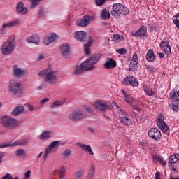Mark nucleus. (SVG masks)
Instances as JSON below:
<instances>
[{
  "mask_svg": "<svg viewBox=\"0 0 179 179\" xmlns=\"http://www.w3.org/2000/svg\"><path fill=\"white\" fill-rule=\"evenodd\" d=\"M99 61H100V55H94L78 66L73 72V75H82V73H85V72L92 71V69L95 68L94 65H96Z\"/></svg>",
  "mask_w": 179,
  "mask_h": 179,
  "instance_id": "obj_1",
  "label": "nucleus"
},
{
  "mask_svg": "<svg viewBox=\"0 0 179 179\" xmlns=\"http://www.w3.org/2000/svg\"><path fill=\"white\" fill-rule=\"evenodd\" d=\"M38 76L40 78H44L45 80L51 85L57 83V71H52L50 67L42 70L38 73Z\"/></svg>",
  "mask_w": 179,
  "mask_h": 179,
  "instance_id": "obj_2",
  "label": "nucleus"
},
{
  "mask_svg": "<svg viewBox=\"0 0 179 179\" xmlns=\"http://www.w3.org/2000/svg\"><path fill=\"white\" fill-rule=\"evenodd\" d=\"M113 17H120V16H127L129 14V9L121 3H115L113 6V10L110 12Z\"/></svg>",
  "mask_w": 179,
  "mask_h": 179,
  "instance_id": "obj_3",
  "label": "nucleus"
},
{
  "mask_svg": "<svg viewBox=\"0 0 179 179\" xmlns=\"http://www.w3.org/2000/svg\"><path fill=\"white\" fill-rule=\"evenodd\" d=\"M15 50V39L8 38L1 46V52L3 55H9Z\"/></svg>",
  "mask_w": 179,
  "mask_h": 179,
  "instance_id": "obj_4",
  "label": "nucleus"
},
{
  "mask_svg": "<svg viewBox=\"0 0 179 179\" xmlns=\"http://www.w3.org/2000/svg\"><path fill=\"white\" fill-rule=\"evenodd\" d=\"M87 117V114L82 109H76L72 111L69 118L71 121H80V120H85Z\"/></svg>",
  "mask_w": 179,
  "mask_h": 179,
  "instance_id": "obj_5",
  "label": "nucleus"
},
{
  "mask_svg": "<svg viewBox=\"0 0 179 179\" xmlns=\"http://www.w3.org/2000/svg\"><path fill=\"white\" fill-rule=\"evenodd\" d=\"M1 124L7 129H13L17 125V122L9 116H4L1 118Z\"/></svg>",
  "mask_w": 179,
  "mask_h": 179,
  "instance_id": "obj_6",
  "label": "nucleus"
},
{
  "mask_svg": "<svg viewBox=\"0 0 179 179\" xmlns=\"http://www.w3.org/2000/svg\"><path fill=\"white\" fill-rule=\"evenodd\" d=\"M170 99L172 101V110L176 113H178L179 110V90L177 92L176 90H172L170 92Z\"/></svg>",
  "mask_w": 179,
  "mask_h": 179,
  "instance_id": "obj_7",
  "label": "nucleus"
},
{
  "mask_svg": "<svg viewBox=\"0 0 179 179\" xmlns=\"http://www.w3.org/2000/svg\"><path fill=\"white\" fill-rule=\"evenodd\" d=\"M9 92H11L17 97L20 96L23 93L22 84L11 80L9 85Z\"/></svg>",
  "mask_w": 179,
  "mask_h": 179,
  "instance_id": "obj_8",
  "label": "nucleus"
},
{
  "mask_svg": "<svg viewBox=\"0 0 179 179\" xmlns=\"http://www.w3.org/2000/svg\"><path fill=\"white\" fill-rule=\"evenodd\" d=\"M95 19L94 16L85 15L81 19H78L77 20L76 24L80 27H86V26H89V24H90V22H93Z\"/></svg>",
  "mask_w": 179,
  "mask_h": 179,
  "instance_id": "obj_9",
  "label": "nucleus"
},
{
  "mask_svg": "<svg viewBox=\"0 0 179 179\" xmlns=\"http://www.w3.org/2000/svg\"><path fill=\"white\" fill-rule=\"evenodd\" d=\"M157 126L162 132H168L170 129L169 128V126L167 125V123L164 122V116L162 114L159 115L158 119L157 120Z\"/></svg>",
  "mask_w": 179,
  "mask_h": 179,
  "instance_id": "obj_10",
  "label": "nucleus"
},
{
  "mask_svg": "<svg viewBox=\"0 0 179 179\" xmlns=\"http://www.w3.org/2000/svg\"><path fill=\"white\" fill-rule=\"evenodd\" d=\"M122 85L126 86H132V87H138L139 83L136 80V78L132 76H128L122 80Z\"/></svg>",
  "mask_w": 179,
  "mask_h": 179,
  "instance_id": "obj_11",
  "label": "nucleus"
},
{
  "mask_svg": "<svg viewBox=\"0 0 179 179\" xmlns=\"http://www.w3.org/2000/svg\"><path fill=\"white\" fill-rule=\"evenodd\" d=\"M148 136L155 141H160L162 139V132L157 128H151L148 131Z\"/></svg>",
  "mask_w": 179,
  "mask_h": 179,
  "instance_id": "obj_12",
  "label": "nucleus"
},
{
  "mask_svg": "<svg viewBox=\"0 0 179 179\" xmlns=\"http://www.w3.org/2000/svg\"><path fill=\"white\" fill-rule=\"evenodd\" d=\"M138 65H139V62H138V55L136 53H134L132 59L129 65V70L131 72H135V71L138 69Z\"/></svg>",
  "mask_w": 179,
  "mask_h": 179,
  "instance_id": "obj_13",
  "label": "nucleus"
},
{
  "mask_svg": "<svg viewBox=\"0 0 179 179\" xmlns=\"http://www.w3.org/2000/svg\"><path fill=\"white\" fill-rule=\"evenodd\" d=\"M161 50L166 54L167 57L171 54V46L168 41H162L159 45Z\"/></svg>",
  "mask_w": 179,
  "mask_h": 179,
  "instance_id": "obj_14",
  "label": "nucleus"
},
{
  "mask_svg": "<svg viewBox=\"0 0 179 179\" xmlns=\"http://www.w3.org/2000/svg\"><path fill=\"white\" fill-rule=\"evenodd\" d=\"M94 106L96 107V110H99V111L104 112L108 110V105L106 101H97L94 103Z\"/></svg>",
  "mask_w": 179,
  "mask_h": 179,
  "instance_id": "obj_15",
  "label": "nucleus"
},
{
  "mask_svg": "<svg viewBox=\"0 0 179 179\" xmlns=\"http://www.w3.org/2000/svg\"><path fill=\"white\" fill-rule=\"evenodd\" d=\"M15 10L18 15H27V12H29L27 8L24 6V3L22 1L17 3Z\"/></svg>",
  "mask_w": 179,
  "mask_h": 179,
  "instance_id": "obj_16",
  "label": "nucleus"
},
{
  "mask_svg": "<svg viewBox=\"0 0 179 179\" xmlns=\"http://www.w3.org/2000/svg\"><path fill=\"white\" fill-rule=\"evenodd\" d=\"M74 37L76 40H78V41L83 43L86 41V38H87V33L84 31H78L75 33Z\"/></svg>",
  "mask_w": 179,
  "mask_h": 179,
  "instance_id": "obj_17",
  "label": "nucleus"
},
{
  "mask_svg": "<svg viewBox=\"0 0 179 179\" xmlns=\"http://www.w3.org/2000/svg\"><path fill=\"white\" fill-rule=\"evenodd\" d=\"M60 52L63 57H65V58H68V55L71 54V48L69 47V44L64 43L62 45L60 48Z\"/></svg>",
  "mask_w": 179,
  "mask_h": 179,
  "instance_id": "obj_18",
  "label": "nucleus"
},
{
  "mask_svg": "<svg viewBox=\"0 0 179 179\" xmlns=\"http://www.w3.org/2000/svg\"><path fill=\"white\" fill-rule=\"evenodd\" d=\"M26 41L28 44H36V45H38L40 44V36L35 34L31 35L27 38Z\"/></svg>",
  "mask_w": 179,
  "mask_h": 179,
  "instance_id": "obj_19",
  "label": "nucleus"
},
{
  "mask_svg": "<svg viewBox=\"0 0 179 179\" xmlns=\"http://www.w3.org/2000/svg\"><path fill=\"white\" fill-rule=\"evenodd\" d=\"M117 66V62L113 59V58L108 57L106 62L104 63L103 68L104 69H113Z\"/></svg>",
  "mask_w": 179,
  "mask_h": 179,
  "instance_id": "obj_20",
  "label": "nucleus"
},
{
  "mask_svg": "<svg viewBox=\"0 0 179 179\" xmlns=\"http://www.w3.org/2000/svg\"><path fill=\"white\" fill-rule=\"evenodd\" d=\"M13 76H16L17 78H23V76H24V74L26 73V71L15 65L13 67Z\"/></svg>",
  "mask_w": 179,
  "mask_h": 179,
  "instance_id": "obj_21",
  "label": "nucleus"
},
{
  "mask_svg": "<svg viewBox=\"0 0 179 179\" xmlns=\"http://www.w3.org/2000/svg\"><path fill=\"white\" fill-rule=\"evenodd\" d=\"M57 34H52V35L45 36L43 39V43L45 45H48V44H51V43L57 40Z\"/></svg>",
  "mask_w": 179,
  "mask_h": 179,
  "instance_id": "obj_22",
  "label": "nucleus"
},
{
  "mask_svg": "<svg viewBox=\"0 0 179 179\" xmlns=\"http://www.w3.org/2000/svg\"><path fill=\"white\" fill-rule=\"evenodd\" d=\"M148 29L145 26H142L133 36L134 37H145L146 36Z\"/></svg>",
  "mask_w": 179,
  "mask_h": 179,
  "instance_id": "obj_23",
  "label": "nucleus"
},
{
  "mask_svg": "<svg viewBox=\"0 0 179 179\" xmlns=\"http://www.w3.org/2000/svg\"><path fill=\"white\" fill-rule=\"evenodd\" d=\"M29 143V138H24L22 140H17L11 145V148L13 146H26Z\"/></svg>",
  "mask_w": 179,
  "mask_h": 179,
  "instance_id": "obj_24",
  "label": "nucleus"
},
{
  "mask_svg": "<svg viewBox=\"0 0 179 179\" xmlns=\"http://www.w3.org/2000/svg\"><path fill=\"white\" fill-rule=\"evenodd\" d=\"M121 92L124 97L126 103H129V104H132V103L135 101V99L132 97V95L128 93L127 94V92L122 90H121Z\"/></svg>",
  "mask_w": 179,
  "mask_h": 179,
  "instance_id": "obj_25",
  "label": "nucleus"
},
{
  "mask_svg": "<svg viewBox=\"0 0 179 179\" xmlns=\"http://www.w3.org/2000/svg\"><path fill=\"white\" fill-rule=\"evenodd\" d=\"M78 145L79 148L82 149V150L89 152V155H94V152H93V150H92V147L90 146V145L80 144V143Z\"/></svg>",
  "mask_w": 179,
  "mask_h": 179,
  "instance_id": "obj_26",
  "label": "nucleus"
},
{
  "mask_svg": "<svg viewBox=\"0 0 179 179\" xmlns=\"http://www.w3.org/2000/svg\"><path fill=\"white\" fill-rule=\"evenodd\" d=\"M146 59L148 62H153V60L155 59V53L152 49L148 50L146 54Z\"/></svg>",
  "mask_w": 179,
  "mask_h": 179,
  "instance_id": "obj_27",
  "label": "nucleus"
},
{
  "mask_svg": "<svg viewBox=\"0 0 179 179\" xmlns=\"http://www.w3.org/2000/svg\"><path fill=\"white\" fill-rule=\"evenodd\" d=\"M119 121L121 123L122 125H131L132 122H131V120L128 118V116H122L119 117Z\"/></svg>",
  "mask_w": 179,
  "mask_h": 179,
  "instance_id": "obj_28",
  "label": "nucleus"
},
{
  "mask_svg": "<svg viewBox=\"0 0 179 179\" xmlns=\"http://www.w3.org/2000/svg\"><path fill=\"white\" fill-rule=\"evenodd\" d=\"M153 160L155 163H160V164H162V166H166V164L165 160L160 155H154Z\"/></svg>",
  "mask_w": 179,
  "mask_h": 179,
  "instance_id": "obj_29",
  "label": "nucleus"
},
{
  "mask_svg": "<svg viewBox=\"0 0 179 179\" xmlns=\"http://www.w3.org/2000/svg\"><path fill=\"white\" fill-rule=\"evenodd\" d=\"M24 110V108H23V106H18L13 110L12 115H14L16 117V115H19L20 114H22V113H23Z\"/></svg>",
  "mask_w": 179,
  "mask_h": 179,
  "instance_id": "obj_30",
  "label": "nucleus"
},
{
  "mask_svg": "<svg viewBox=\"0 0 179 179\" xmlns=\"http://www.w3.org/2000/svg\"><path fill=\"white\" fill-rule=\"evenodd\" d=\"M50 138H51V131L48 130L43 131L39 136V138L42 140L50 139Z\"/></svg>",
  "mask_w": 179,
  "mask_h": 179,
  "instance_id": "obj_31",
  "label": "nucleus"
},
{
  "mask_svg": "<svg viewBox=\"0 0 179 179\" xmlns=\"http://www.w3.org/2000/svg\"><path fill=\"white\" fill-rule=\"evenodd\" d=\"M113 106H115L116 110L118 111L119 114H121V115H122V117H128V113L123 110L122 109H121V108L118 106V104H117V103L113 101Z\"/></svg>",
  "mask_w": 179,
  "mask_h": 179,
  "instance_id": "obj_32",
  "label": "nucleus"
},
{
  "mask_svg": "<svg viewBox=\"0 0 179 179\" xmlns=\"http://www.w3.org/2000/svg\"><path fill=\"white\" fill-rule=\"evenodd\" d=\"M101 18L103 20H107V19H110V12L107 10V9L104 8L101 11Z\"/></svg>",
  "mask_w": 179,
  "mask_h": 179,
  "instance_id": "obj_33",
  "label": "nucleus"
},
{
  "mask_svg": "<svg viewBox=\"0 0 179 179\" xmlns=\"http://www.w3.org/2000/svg\"><path fill=\"white\" fill-rule=\"evenodd\" d=\"M177 162H179V155L178 154H174L169 157V163L174 164V163H177Z\"/></svg>",
  "mask_w": 179,
  "mask_h": 179,
  "instance_id": "obj_34",
  "label": "nucleus"
},
{
  "mask_svg": "<svg viewBox=\"0 0 179 179\" xmlns=\"http://www.w3.org/2000/svg\"><path fill=\"white\" fill-rule=\"evenodd\" d=\"M64 103L65 101L55 100L52 103V104L50 106V108H55V107H59V106H62V104H64Z\"/></svg>",
  "mask_w": 179,
  "mask_h": 179,
  "instance_id": "obj_35",
  "label": "nucleus"
},
{
  "mask_svg": "<svg viewBox=\"0 0 179 179\" xmlns=\"http://www.w3.org/2000/svg\"><path fill=\"white\" fill-rule=\"evenodd\" d=\"M28 2H30L31 3V9H34V8H37L38 5H40V2H41V0H27Z\"/></svg>",
  "mask_w": 179,
  "mask_h": 179,
  "instance_id": "obj_36",
  "label": "nucleus"
},
{
  "mask_svg": "<svg viewBox=\"0 0 179 179\" xmlns=\"http://www.w3.org/2000/svg\"><path fill=\"white\" fill-rule=\"evenodd\" d=\"M143 90H144L145 93L147 94V96H154V94H155V92H153V90L149 87L144 86Z\"/></svg>",
  "mask_w": 179,
  "mask_h": 179,
  "instance_id": "obj_37",
  "label": "nucleus"
},
{
  "mask_svg": "<svg viewBox=\"0 0 179 179\" xmlns=\"http://www.w3.org/2000/svg\"><path fill=\"white\" fill-rule=\"evenodd\" d=\"M52 152H54V150H52V148H50V145L45 149V152H44V155L43 157V159H44L45 160H47V158L48 157V155H50V153H52Z\"/></svg>",
  "mask_w": 179,
  "mask_h": 179,
  "instance_id": "obj_38",
  "label": "nucleus"
},
{
  "mask_svg": "<svg viewBox=\"0 0 179 179\" xmlns=\"http://www.w3.org/2000/svg\"><path fill=\"white\" fill-rule=\"evenodd\" d=\"M59 178L62 179V178H66V177H63L62 176H64V174H65V173H66V167L65 166H61L59 169Z\"/></svg>",
  "mask_w": 179,
  "mask_h": 179,
  "instance_id": "obj_39",
  "label": "nucleus"
},
{
  "mask_svg": "<svg viewBox=\"0 0 179 179\" xmlns=\"http://www.w3.org/2000/svg\"><path fill=\"white\" fill-rule=\"evenodd\" d=\"M10 27H12L10 26V22L3 24L1 26V34H5V31H6V29H10Z\"/></svg>",
  "mask_w": 179,
  "mask_h": 179,
  "instance_id": "obj_40",
  "label": "nucleus"
},
{
  "mask_svg": "<svg viewBox=\"0 0 179 179\" xmlns=\"http://www.w3.org/2000/svg\"><path fill=\"white\" fill-rule=\"evenodd\" d=\"M92 45V42H89L87 44H84V50L85 55H90V46Z\"/></svg>",
  "mask_w": 179,
  "mask_h": 179,
  "instance_id": "obj_41",
  "label": "nucleus"
},
{
  "mask_svg": "<svg viewBox=\"0 0 179 179\" xmlns=\"http://www.w3.org/2000/svg\"><path fill=\"white\" fill-rule=\"evenodd\" d=\"M83 176H85V171H77L74 173V179H81L83 178Z\"/></svg>",
  "mask_w": 179,
  "mask_h": 179,
  "instance_id": "obj_42",
  "label": "nucleus"
},
{
  "mask_svg": "<svg viewBox=\"0 0 179 179\" xmlns=\"http://www.w3.org/2000/svg\"><path fill=\"white\" fill-rule=\"evenodd\" d=\"M15 155L18 157L26 156V152L22 148H19L15 152Z\"/></svg>",
  "mask_w": 179,
  "mask_h": 179,
  "instance_id": "obj_43",
  "label": "nucleus"
},
{
  "mask_svg": "<svg viewBox=\"0 0 179 179\" xmlns=\"http://www.w3.org/2000/svg\"><path fill=\"white\" fill-rule=\"evenodd\" d=\"M94 171H95L94 165H92L90 167V169L88 171V174H87L88 178H93V176H94Z\"/></svg>",
  "mask_w": 179,
  "mask_h": 179,
  "instance_id": "obj_44",
  "label": "nucleus"
},
{
  "mask_svg": "<svg viewBox=\"0 0 179 179\" xmlns=\"http://www.w3.org/2000/svg\"><path fill=\"white\" fill-rule=\"evenodd\" d=\"M123 39H124V36H121L120 34H115L113 36V41H115V43L122 41Z\"/></svg>",
  "mask_w": 179,
  "mask_h": 179,
  "instance_id": "obj_45",
  "label": "nucleus"
},
{
  "mask_svg": "<svg viewBox=\"0 0 179 179\" xmlns=\"http://www.w3.org/2000/svg\"><path fill=\"white\" fill-rule=\"evenodd\" d=\"M71 150L67 149L64 150L62 153L63 158L66 159L71 156Z\"/></svg>",
  "mask_w": 179,
  "mask_h": 179,
  "instance_id": "obj_46",
  "label": "nucleus"
},
{
  "mask_svg": "<svg viewBox=\"0 0 179 179\" xmlns=\"http://www.w3.org/2000/svg\"><path fill=\"white\" fill-rule=\"evenodd\" d=\"M58 146H59V141H55L49 145V147L52 149H57Z\"/></svg>",
  "mask_w": 179,
  "mask_h": 179,
  "instance_id": "obj_47",
  "label": "nucleus"
},
{
  "mask_svg": "<svg viewBox=\"0 0 179 179\" xmlns=\"http://www.w3.org/2000/svg\"><path fill=\"white\" fill-rule=\"evenodd\" d=\"M11 27H15V26H19L22 22L18 19L14 20L9 22Z\"/></svg>",
  "mask_w": 179,
  "mask_h": 179,
  "instance_id": "obj_48",
  "label": "nucleus"
},
{
  "mask_svg": "<svg viewBox=\"0 0 179 179\" xmlns=\"http://www.w3.org/2000/svg\"><path fill=\"white\" fill-rule=\"evenodd\" d=\"M107 0H95L96 5L97 6H103Z\"/></svg>",
  "mask_w": 179,
  "mask_h": 179,
  "instance_id": "obj_49",
  "label": "nucleus"
},
{
  "mask_svg": "<svg viewBox=\"0 0 179 179\" xmlns=\"http://www.w3.org/2000/svg\"><path fill=\"white\" fill-rule=\"evenodd\" d=\"M116 51L118 54H120V55H125V54H127V49L125 48L117 49Z\"/></svg>",
  "mask_w": 179,
  "mask_h": 179,
  "instance_id": "obj_50",
  "label": "nucleus"
},
{
  "mask_svg": "<svg viewBox=\"0 0 179 179\" xmlns=\"http://www.w3.org/2000/svg\"><path fill=\"white\" fill-rule=\"evenodd\" d=\"M139 145L141 146L142 149H146V148H148V141H140Z\"/></svg>",
  "mask_w": 179,
  "mask_h": 179,
  "instance_id": "obj_51",
  "label": "nucleus"
},
{
  "mask_svg": "<svg viewBox=\"0 0 179 179\" xmlns=\"http://www.w3.org/2000/svg\"><path fill=\"white\" fill-rule=\"evenodd\" d=\"M9 146L12 147V143H1L0 144V149L3 148H9Z\"/></svg>",
  "mask_w": 179,
  "mask_h": 179,
  "instance_id": "obj_52",
  "label": "nucleus"
},
{
  "mask_svg": "<svg viewBox=\"0 0 179 179\" xmlns=\"http://www.w3.org/2000/svg\"><path fill=\"white\" fill-rule=\"evenodd\" d=\"M1 179H13V178L10 176V173H6L4 176L1 178Z\"/></svg>",
  "mask_w": 179,
  "mask_h": 179,
  "instance_id": "obj_53",
  "label": "nucleus"
},
{
  "mask_svg": "<svg viewBox=\"0 0 179 179\" xmlns=\"http://www.w3.org/2000/svg\"><path fill=\"white\" fill-rule=\"evenodd\" d=\"M169 166L171 170H173V171H175V173H177V169H176V166H174V164L169 163Z\"/></svg>",
  "mask_w": 179,
  "mask_h": 179,
  "instance_id": "obj_54",
  "label": "nucleus"
},
{
  "mask_svg": "<svg viewBox=\"0 0 179 179\" xmlns=\"http://www.w3.org/2000/svg\"><path fill=\"white\" fill-rule=\"evenodd\" d=\"M30 174H31V171L30 170L27 171L24 174L25 178H30Z\"/></svg>",
  "mask_w": 179,
  "mask_h": 179,
  "instance_id": "obj_55",
  "label": "nucleus"
},
{
  "mask_svg": "<svg viewBox=\"0 0 179 179\" xmlns=\"http://www.w3.org/2000/svg\"><path fill=\"white\" fill-rule=\"evenodd\" d=\"M47 101H50V99H48V98H45V99H42V100L40 101V103H41V105H43V104H45V103H47Z\"/></svg>",
  "mask_w": 179,
  "mask_h": 179,
  "instance_id": "obj_56",
  "label": "nucleus"
},
{
  "mask_svg": "<svg viewBox=\"0 0 179 179\" xmlns=\"http://www.w3.org/2000/svg\"><path fill=\"white\" fill-rule=\"evenodd\" d=\"M85 110H86V111H87L88 113H93V109L90 108V106H86L85 108Z\"/></svg>",
  "mask_w": 179,
  "mask_h": 179,
  "instance_id": "obj_57",
  "label": "nucleus"
},
{
  "mask_svg": "<svg viewBox=\"0 0 179 179\" xmlns=\"http://www.w3.org/2000/svg\"><path fill=\"white\" fill-rule=\"evenodd\" d=\"M5 155V152H0V164L1 163H2V159H3Z\"/></svg>",
  "mask_w": 179,
  "mask_h": 179,
  "instance_id": "obj_58",
  "label": "nucleus"
},
{
  "mask_svg": "<svg viewBox=\"0 0 179 179\" xmlns=\"http://www.w3.org/2000/svg\"><path fill=\"white\" fill-rule=\"evenodd\" d=\"M155 179H161L160 178V173L159 172H157L155 173Z\"/></svg>",
  "mask_w": 179,
  "mask_h": 179,
  "instance_id": "obj_59",
  "label": "nucleus"
},
{
  "mask_svg": "<svg viewBox=\"0 0 179 179\" xmlns=\"http://www.w3.org/2000/svg\"><path fill=\"white\" fill-rule=\"evenodd\" d=\"M155 72H156V68L152 67L150 70V73H155Z\"/></svg>",
  "mask_w": 179,
  "mask_h": 179,
  "instance_id": "obj_60",
  "label": "nucleus"
},
{
  "mask_svg": "<svg viewBox=\"0 0 179 179\" xmlns=\"http://www.w3.org/2000/svg\"><path fill=\"white\" fill-rule=\"evenodd\" d=\"M27 108H28V110H29V111H33V106L28 105Z\"/></svg>",
  "mask_w": 179,
  "mask_h": 179,
  "instance_id": "obj_61",
  "label": "nucleus"
},
{
  "mask_svg": "<svg viewBox=\"0 0 179 179\" xmlns=\"http://www.w3.org/2000/svg\"><path fill=\"white\" fill-rule=\"evenodd\" d=\"M159 57L161 59L164 58V53H159Z\"/></svg>",
  "mask_w": 179,
  "mask_h": 179,
  "instance_id": "obj_62",
  "label": "nucleus"
},
{
  "mask_svg": "<svg viewBox=\"0 0 179 179\" xmlns=\"http://www.w3.org/2000/svg\"><path fill=\"white\" fill-rule=\"evenodd\" d=\"M38 59H44V55H39Z\"/></svg>",
  "mask_w": 179,
  "mask_h": 179,
  "instance_id": "obj_63",
  "label": "nucleus"
},
{
  "mask_svg": "<svg viewBox=\"0 0 179 179\" xmlns=\"http://www.w3.org/2000/svg\"><path fill=\"white\" fill-rule=\"evenodd\" d=\"M43 11H40L38 14V17H43Z\"/></svg>",
  "mask_w": 179,
  "mask_h": 179,
  "instance_id": "obj_64",
  "label": "nucleus"
}]
</instances>
